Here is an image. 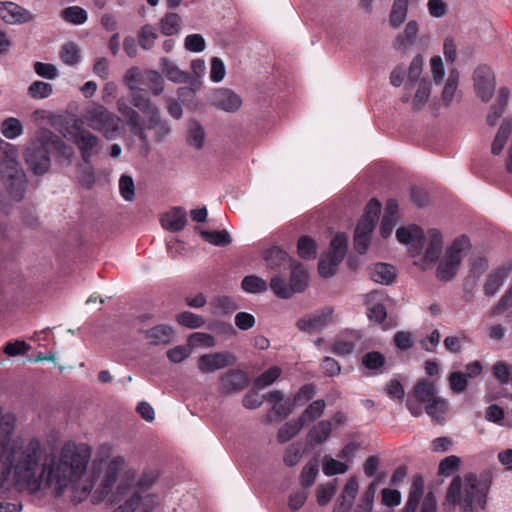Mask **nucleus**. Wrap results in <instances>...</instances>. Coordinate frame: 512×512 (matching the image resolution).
<instances>
[{"instance_id": "obj_20", "label": "nucleus", "mask_w": 512, "mask_h": 512, "mask_svg": "<svg viewBox=\"0 0 512 512\" xmlns=\"http://www.w3.org/2000/svg\"><path fill=\"white\" fill-rule=\"evenodd\" d=\"M213 104L226 112H236L242 105V99L234 91L222 88L214 93Z\"/></svg>"}, {"instance_id": "obj_26", "label": "nucleus", "mask_w": 512, "mask_h": 512, "mask_svg": "<svg viewBox=\"0 0 512 512\" xmlns=\"http://www.w3.org/2000/svg\"><path fill=\"white\" fill-rule=\"evenodd\" d=\"M510 267H500L492 272L484 285V293L487 296H493L503 285L508 277Z\"/></svg>"}, {"instance_id": "obj_14", "label": "nucleus", "mask_w": 512, "mask_h": 512, "mask_svg": "<svg viewBox=\"0 0 512 512\" xmlns=\"http://www.w3.org/2000/svg\"><path fill=\"white\" fill-rule=\"evenodd\" d=\"M267 269L275 274H280L292 265L294 261L289 254L278 246H272L262 253Z\"/></svg>"}, {"instance_id": "obj_23", "label": "nucleus", "mask_w": 512, "mask_h": 512, "mask_svg": "<svg viewBox=\"0 0 512 512\" xmlns=\"http://www.w3.org/2000/svg\"><path fill=\"white\" fill-rule=\"evenodd\" d=\"M370 278L380 284L389 285L395 277V269L392 265L386 263H376L369 269Z\"/></svg>"}, {"instance_id": "obj_18", "label": "nucleus", "mask_w": 512, "mask_h": 512, "mask_svg": "<svg viewBox=\"0 0 512 512\" xmlns=\"http://www.w3.org/2000/svg\"><path fill=\"white\" fill-rule=\"evenodd\" d=\"M426 245L423 261L427 264L435 263L442 252V235L437 229H430L425 235L424 246Z\"/></svg>"}, {"instance_id": "obj_27", "label": "nucleus", "mask_w": 512, "mask_h": 512, "mask_svg": "<svg viewBox=\"0 0 512 512\" xmlns=\"http://www.w3.org/2000/svg\"><path fill=\"white\" fill-rule=\"evenodd\" d=\"M413 396L418 402L427 404L437 397L435 385L427 379H421L413 389Z\"/></svg>"}, {"instance_id": "obj_28", "label": "nucleus", "mask_w": 512, "mask_h": 512, "mask_svg": "<svg viewBox=\"0 0 512 512\" xmlns=\"http://www.w3.org/2000/svg\"><path fill=\"white\" fill-rule=\"evenodd\" d=\"M161 69L170 81L176 83H186L190 78L187 72L182 71L176 64L166 57L161 59Z\"/></svg>"}, {"instance_id": "obj_31", "label": "nucleus", "mask_w": 512, "mask_h": 512, "mask_svg": "<svg viewBox=\"0 0 512 512\" xmlns=\"http://www.w3.org/2000/svg\"><path fill=\"white\" fill-rule=\"evenodd\" d=\"M0 131L5 138L14 140L23 135L24 126L18 118L8 117L1 122Z\"/></svg>"}, {"instance_id": "obj_38", "label": "nucleus", "mask_w": 512, "mask_h": 512, "mask_svg": "<svg viewBox=\"0 0 512 512\" xmlns=\"http://www.w3.org/2000/svg\"><path fill=\"white\" fill-rule=\"evenodd\" d=\"M425 411L431 417L432 421L442 423L447 411V404L443 399L436 397L426 404Z\"/></svg>"}, {"instance_id": "obj_25", "label": "nucleus", "mask_w": 512, "mask_h": 512, "mask_svg": "<svg viewBox=\"0 0 512 512\" xmlns=\"http://www.w3.org/2000/svg\"><path fill=\"white\" fill-rule=\"evenodd\" d=\"M331 432L332 422L329 420H322L310 429L307 438L311 445H319L330 437Z\"/></svg>"}, {"instance_id": "obj_32", "label": "nucleus", "mask_w": 512, "mask_h": 512, "mask_svg": "<svg viewBox=\"0 0 512 512\" xmlns=\"http://www.w3.org/2000/svg\"><path fill=\"white\" fill-rule=\"evenodd\" d=\"M511 131L512 121L509 119H505L500 125V128L492 143L491 152L494 155H499L502 152Z\"/></svg>"}, {"instance_id": "obj_57", "label": "nucleus", "mask_w": 512, "mask_h": 512, "mask_svg": "<svg viewBox=\"0 0 512 512\" xmlns=\"http://www.w3.org/2000/svg\"><path fill=\"white\" fill-rule=\"evenodd\" d=\"M358 480L356 477H351L344 486L342 494L338 499L339 502H348L349 506L352 505L358 492Z\"/></svg>"}, {"instance_id": "obj_8", "label": "nucleus", "mask_w": 512, "mask_h": 512, "mask_svg": "<svg viewBox=\"0 0 512 512\" xmlns=\"http://www.w3.org/2000/svg\"><path fill=\"white\" fill-rule=\"evenodd\" d=\"M471 248L470 239L466 235L457 237L446 252L444 259L437 267V278L441 281H450L457 273L462 260V252Z\"/></svg>"}, {"instance_id": "obj_56", "label": "nucleus", "mask_w": 512, "mask_h": 512, "mask_svg": "<svg viewBox=\"0 0 512 512\" xmlns=\"http://www.w3.org/2000/svg\"><path fill=\"white\" fill-rule=\"evenodd\" d=\"M281 375V369L277 366H273L263 372L256 380L255 386L258 388H264L273 382H275Z\"/></svg>"}, {"instance_id": "obj_2", "label": "nucleus", "mask_w": 512, "mask_h": 512, "mask_svg": "<svg viewBox=\"0 0 512 512\" xmlns=\"http://www.w3.org/2000/svg\"><path fill=\"white\" fill-rule=\"evenodd\" d=\"M52 152L67 157L71 156L70 149L58 135L50 130L41 129L27 144L24 151V158L34 174L43 175L51 166Z\"/></svg>"}, {"instance_id": "obj_60", "label": "nucleus", "mask_w": 512, "mask_h": 512, "mask_svg": "<svg viewBox=\"0 0 512 512\" xmlns=\"http://www.w3.org/2000/svg\"><path fill=\"white\" fill-rule=\"evenodd\" d=\"M348 470V466L333 458L327 459L323 464V473L327 476L343 474Z\"/></svg>"}, {"instance_id": "obj_36", "label": "nucleus", "mask_w": 512, "mask_h": 512, "mask_svg": "<svg viewBox=\"0 0 512 512\" xmlns=\"http://www.w3.org/2000/svg\"><path fill=\"white\" fill-rule=\"evenodd\" d=\"M419 31L418 23L415 20H411L406 24L403 34H399L395 41L394 47L400 49L407 45H411Z\"/></svg>"}, {"instance_id": "obj_21", "label": "nucleus", "mask_w": 512, "mask_h": 512, "mask_svg": "<svg viewBox=\"0 0 512 512\" xmlns=\"http://www.w3.org/2000/svg\"><path fill=\"white\" fill-rule=\"evenodd\" d=\"M187 222L186 212L182 208H173L161 218L163 228L171 232L181 231Z\"/></svg>"}, {"instance_id": "obj_61", "label": "nucleus", "mask_w": 512, "mask_h": 512, "mask_svg": "<svg viewBox=\"0 0 512 512\" xmlns=\"http://www.w3.org/2000/svg\"><path fill=\"white\" fill-rule=\"evenodd\" d=\"M459 464L460 459L457 456H448L440 462L438 472L440 475L450 476L458 468Z\"/></svg>"}, {"instance_id": "obj_4", "label": "nucleus", "mask_w": 512, "mask_h": 512, "mask_svg": "<svg viewBox=\"0 0 512 512\" xmlns=\"http://www.w3.org/2000/svg\"><path fill=\"white\" fill-rule=\"evenodd\" d=\"M18 148L7 143L0 160L1 181L10 196L15 200H21L26 189V175L18 162Z\"/></svg>"}, {"instance_id": "obj_10", "label": "nucleus", "mask_w": 512, "mask_h": 512, "mask_svg": "<svg viewBox=\"0 0 512 512\" xmlns=\"http://www.w3.org/2000/svg\"><path fill=\"white\" fill-rule=\"evenodd\" d=\"M348 248V237L345 233H337L330 243V251L323 254L318 262V272L324 278L332 277L337 266L343 261Z\"/></svg>"}, {"instance_id": "obj_51", "label": "nucleus", "mask_w": 512, "mask_h": 512, "mask_svg": "<svg viewBox=\"0 0 512 512\" xmlns=\"http://www.w3.org/2000/svg\"><path fill=\"white\" fill-rule=\"evenodd\" d=\"M53 92L51 84L43 81H35L28 88V94L34 99H44L49 97Z\"/></svg>"}, {"instance_id": "obj_5", "label": "nucleus", "mask_w": 512, "mask_h": 512, "mask_svg": "<svg viewBox=\"0 0 512 512\" xmlns=\"http://www.w3.org/2000/svg\"><path fill=\"white\" fill-rule=\"evenodd\" d=\"M461 487V478H454L446 494V501L450 505L454 506L455 504H459L462 512H473V503H477V505L482 509L485 507L486 492L478 488V479L476 475H466L465 487L462 493Z\"/></svg>"}, {"instance_id": "obj_35", "label": "nucleus", "mask_w": 512, "mask_h": 512, "mask_svg": "<svg viewBox=\"0 0 512 512\" xmlns=\"http://www.w3.org/2000/svg\"><path fill=\"white\" fill-rule=\"evenodd\" d=\"M297 253L304 260L314 259L317 255V243L310 236H301L297 242Z\"/></svg>"}, {"instance_id": "obj_63", "label": "nucleus", "mask_w": 512, "mask_h": 512, "mask_svg": "<svg viewBox=\"0 0 512 512\" xmlns=\"http://www.w3.org/2000/svg\"><path fill=\"white\" fill-rule=\"evenodd\" d=\"M449 384L454 393H462L467 389L468 381L464 373L453 372L449 376Z\"/></svg>"}, {"instance_id": "obj_13", "label": "nucleus", "mask_w": 512, "mask_h": 512, "mask_svg": "<svg viewBox=\"0 0 512 512\" xmlns=\"http://www.w3.org/2000/svg\"><path fill=\"white\" fill-rule=\"evenodd\" d=\"M396 238L400 243L411 246L410 250L413 257L419 255L424 247L425 234L417 225L398 228Z\"/></svg>"}, {"instance_id": "obj_17", "label": "nucleus", "mask_w": 512, "mask_h": 512, "mask_svg": "<svg viewBox=\"0 0 512 512\" xmlns=\"http://www.w3.org/2000/svg\"><path fill=\"white\" fill-rule=\"evenodd\" d=\"M385 298L383 291L374 290L366 294L365 304L369 305L367 316L371 321L383 323L387 317L386 307L382 303Z\"/></svg>"}, {"instance_id": "obj_19", "label": "nucleus", "mask_w": 512, "mask_h": 512, "mask_svg": "<svg viewBox=\"0 0 512 512\" xmlns=\"http://www.w3.org/2000/svg\"><path fill=\"white\" fill-rule=\"evenodd\" d=\"M332 308H325L321 313L309 315L307 317L300 318L297 321V327L299 330L313 333L320 331L322 328H324L332 315Z\"/></svg>"}, {"instance_id": "obj_24", "label": "nucleus", "mask_w": 512, "mask_h": 512, "mask_svg": "<svg viewBox=\"0 0 512 512\" xmlns=\"http://www.w3.org/2000/svg\"><path fill=\"white\" fill-rule=\"evenodd\" d=\"M174 336V330L168 325H156L147 332V339L152 345H168Z\"/></svg>"}, {"instance_id": "obj_7", "label": "nucleus", "mask_w": 512, "mask_h": 512, "mask_svg": "<svg viewBox=\"0 0 512 512\" xmlns=\"http://www.w3.org/2000/svg\"><path fill=\"white\" fill-rule=\"evenodd\" d=\"M289 284L280 276H274L270 281L271 290L282 299H289L295 293H302L308 286V273L303 264L293 261Z\"/></svg>"}, {"instance_id": "obj_34", "label": "nucleus", "mask_w": 512, "mask_h": 512, "mask_svg": "<svg viewBox=\"0 0 512 512\" xmlns=\"http://www.w3.org/2000/svg\"><path fill=\"white\" fill-rule=\"evenodd\" d=\"M381 211V203L376 198H372L365 207V212L363 218L359 221V223L366 225L368 227L371 226L372 229H375L377 221L379 219V214Z\"/></svg>"}, {"instance_id": "obj_1", "label": "nucleus", "mask_w": 512, "mask_h": 512, "mask_svg": "<svg viewBox=\"0 0 512 512\" xmlns=\"http://www.w3.org/2000/svg\"><path fill=\"white\" fill-rule=\"evenodd\" d=\"M16 415L0 407V489L36 493L45 485L56 496L70 491L81 502L94 489L111 512H128V470L123 457L92 458L84 442L65 441L56 453L39 438L16 435Z\"/></svg>"}, {"instance_id": "obj_3", "label": "nucleus", "mask_w": 512, "mask_h": 512, "mask_svg": "<svg viewBox=\"0 0 512 512\" xmlns=\"http://www.w3.org/2000/svg\"><path fill=\"white\" fill-rule=\"evenodd\" d=\"M140 73L137 68H130V102L139 109L130 110V133L138 136L146 146V130L154 129L160 122L158 108L150 101L146 91L135 89L132 83L136 82Z\"/></svg>"}, {"instance_id": "obj_54", "label": "nucleus", "mask_w": 512, "mask_h": 512, "mask_svg": "<svg viewBox=\"0 0 512 512\" xmlns=\"http://www.w3.org/2000/svg\"><path fill=\"white\" fill-rule=\"evenodd\" d=\"M376 493L375 483L372 482L367 489L364 491L360 504L356 508L355 512H371L374 502V496Z\"/></svg>"}, {"instance_id": "obj_6", "label": "nucleus", "mask_w": 512, "mask_h": 512, "mask_svg": "<svg viewBox=\"0 0 512 512\" xmlns=\"http://www.w3.org/2000/svg\"><path fill=\"white\" fill-rule=\"evenodd\" d=\"M160 473L157 469H145L136 482L135 489L131 491L130 486V512H151L157 505V496L155 494H145L157 481ZM134 475L130 473V481Z\"/></svg>"}, {"instance_id": "obj_44", "label": "nucleus", "mask_w": 512, "mask_h": 512, "mask_svg": "<svg viewBox=\"0 0 512 512\" xmlns=\"http://www.w3.org/2000/svg\"><path fill=\"white\" fill-rule=\"evenodd\" d=\"M361 363L368 370L379 371L385 366L386 358L381 352L371 351L362 356Z\"/></svg>"}, {"instance_id": "obj_43", "label": "nucleus", "mask_w": 512, "mask_h": 512, "mask_svg": "<svg viewBox=\"0 0 512 512\" xmlns=\"http://www.w3.org/2000/svg\"><path fill=\"white\" fill-rule=\"evenodd\" d=\"M242 289L247 293L257 294L267 290V282L256 275L245 276L241 282Z\"/></svg>"}, {"instance_id": "obj_22", "label": "nucleus", "mask_w": 512, "mask_h": 512, "mask_svg": "<svg viewBox=\"0 0 512 512\" xmlns=\"http://www.w3.org/2000/svg\"><path fill=\"white\" fill-rule=\"evenodd\" d=\"M75 143L79 147L82 152L83 159L88 162L89 158L93 155L97 144L98 139L96 136L92 135L90 132L85 130H80L74 138Z\"/></svg>"}, {"instance_id": "obj_64", "label": "nucleus", "mask_w": 512, "mask_h": 512, "mask_svg": "<svg viewBox=\"0 0 512 512\" xmlns=\"http://www.w3.org/2000/svg\"><path fill=\"white\" fill-rule=\"evenodd\" d=\"M34 70L38 76L49 80H53L58 76L56 66L50 63L35 62Z\"/></svg>"}, {"instance_id": "obj_11", "label": "nucleus", "mask_w": 512, "mask_h": 512, "mask_svg": "<svg viewBox=\"0 0 512 512\" xmlns=\"http://www.w3.org/2000/svg\"><path fill=\"white\" fill-rule=\"evenodd\" d=\"M474 87L482 101L488 102L495 90V77L487 66H479L474 72Z\"/></svg>"}, {"instance_id": "obj_46", "label": "nucleus", "mask_w": 512, "mask_h": 512, "mask_svg": "<svg viewBox=\"0 0 512 512\" xmlns=\"http://www.w3.org/2000/svg\"><path fill=\"white\" fill-rule=\"evenodd\" d=\"M205 140V131L202 127V125L193 120L189 122L188 127V142L190 145L196 147L197 149H200Z\"/></svg>"}, {"instance_id": "obj_53", "label": "nucleus", "mask_w": 512, "mask_h": 512, "mask_svg": "<svg viewBox=\"0 0 512 512\" xmlns=\"http://www.w3.org/2000/svg\"><path fill=\"white\" fill-rule=\"evenodd\" d=\"M157 38L156 29L151 25H145L138 34V41L143 49H150Z\"/></svg>"}, {"instance_id": "obj_48", "label": "nucleus", "mask_w": 512, "mask_h": 512, "mask_svg": "<svg viewBox=\"0 0 512 512\" xmlns=\"http://www.w3.org/2000/svg\"><path fill=\"white\" fill-rule=\"evenodd\" d=\"M431 92L430 82L423 78L419 81L418 87L413 100V109L419 110L428 100Z\"/></svg>"}, {"instance_id": "obj_29", "label": "nucleus", "mask_w": 512, "mask_h": 512, "mask_svg": "<svg viewBox=\"0 0 512 512\" xmlns=\"http://www.w3.org/2000/svg\"><path fill=\"white\" fill-rule=\"evenodd\" d=\"M374 229L358 223L354 234V248L359 254H365L370 244L371 234Z\"/></svg>"}, {"instance_id": "obj_62", "label": "nucleus", "mask_w": 512, "mask_h": 512, "mask_svg": "<svg viewBox=\"0 0 512 512\" xmlns=\"http://www.w3.org/2000/svg\"><path fill=\"white\" fill-rule=\"evenodd\" d=\"M226 75V68L224 62L219 57H213L211 59V70L210 79L211 81L218 83L221 82Z\"/></svg>"}, {"instance_id": "obj_12", "label": "nucleus", "mask_w": 512, "mask_h": 512, "mask_svg": "<svg viewBox=\"0 0 512 512\" xmlns=\"http://www.w3.org/2000/svg\"><path fill=\"white\" fill-rule=\"evenodd\" d=\"M236 357L230 352H215L201 355L198 359V368L202 373H212L216 370L234 365Z\"/></svg>"}, {"instance_id": "obj_59", "label": "nucleus", "mask_w": 512, "mask_h": 512, "mask_svg": "<svg viewBox=\"0 0 512 512\" xmlns=\"http://www.w3.org/2000/svg\"><path fill=\"white\" fill-rule=\"evenodd\" d=\"M184 47L190 52H202L206 48V43L202 35L190 34L185 38Z\"/></svg>"}, {"instance_id": "obj_39", "label": "nucleus", "mask_w": 512, "mask_h": 512, "mask_svg": "<svg viewBox=\"0 0 512 512\" xmlns=\"http://www.w3.org/2000/svg\"><path fill=\"white\" fill-rule=\"evenodd\" d=\"M303 423L298 419L286 422L278 430L277 438L280 443H286L303 428Z\"/></svg>"}, {"instance_id": "obj_49", "label": "nucleus", "mask_w": 512, "mask_h": 512, "mask_svg": "<svg viewBox=\"0 0 512 512\" xmlns=\"http://www.w3.org/2000/svg\"><path fill=\"white\" fill-rule=\"evenodd\" d=\"M176 320L180 325L190 329L200 328L205 324V320L201 316L190 311L177 314Z\"/></svg>"}, {"instance_id": "obj_41", "label": "nucleus", "mask_w": 512, "mask_h": 512, "mask_svg": "<svg viewBox=\"0 0 512 512\" xmlns=\"http://www.w3.org/2000/svg\"><path fill=\"white\" fill-rule=\"evenodd\" d=\"M141 80L155 95H160L164 90V81L161 74L157 71H145L141 75Z\"/></svg>"}, {"instance_id": "obj_30", "label": "nucleus", "mask_w": 512, "mask_h": 512, "mask_svg": "<svg viewBox=\"0 0 512 512\" xmlns=\"http://www.w3.org/2000/svg\"><path fill=\"white\" fill-rule=\"evenodd\" d=\"M409 0H394L390 15L389 23L393 28H399L406 20L408 13Z\"/></svg>"}, {"instance_id": "obj_9", "label": "nucleus", "mask_w": 512, "mask_h": 512, "mask_svg": "<svg viewBox=\"0 0 512 512\" xmlns=\"http://www.w3.org/2000/svg\"><path fill=\"white\" fill-rule=\"evenodd\" d=\"M119 118L108 112L101 105H92L82 115V123L93 130L102 132L107 138H112L119 129Z\"/></svg>"}, {"instance_id": "obj_58", "label": "nucleus", "mask_w": 512, "mask_h": 512, "mask_svg": "<svg viewBox=\"0 0 512 512\" xmlns=\"http://www.w3.org/2000/svg\"><path fill=\"white\" fill-rule=\"evenodd\" d=\"M188 341L191 346H201L206 348L215 346V338L211 334L204 332H195L191 334Z\"/></svg>"}, {"instance_id": "obj_40", "label": "nucleus", "mask_w": 512, "mask_h": 512, "mask_svg": "<svg viewBox=\"0 0 512 512\" xmlns=\"http://www.w3.org/2000/svg\"><path fill=\"white\" fill-rule=\"evenodd\" d=\"M62 18L71 24L82 25L88 19V14L85 9L80 6H70L61 12Z\"/></svg>"}, {"instance_id": "obj_37", "label": "nucleus", "mask_w": 512, "mask_h": 512, "mask_svg": "<svg viewBox=\"0 0 512 512\" xmlns=\"http://www.w3.org/2000/svg\"><path fill=\"white\" fill-rule=\"evenodd\" d=\"M182 19L177 13H167L160 21L161 32L166 36L177 34L181 28Z\"/></svg>"}, {"instance_id": "obj_15", "label": "nucleus", "mask_w": 512, "mask_h": 512, "mask_svg": "<svg viewBox=\"0 0 512 512\" xmlns=\"http://www.w3.org/2000/svg\"><path fill=\"white\" fill-rule=\"evenodd\" d=\"M0 19L7 24H24L32 21L34 15L14 2L0 1Z\"/></svg>"}, {"instance_id": "obj_16", "label": "nucleus", "mask_w": 512, "mask_h": 512, "mask_svg": "<svg viewBox=\"0 0 512 512\" xmlns=\"http://www.w3.org/2000/svg\"><path fill=\"white\" fill-rule=\"evenodd\" d=\"M249 378L239 369H230L220 378L219 391L223 394H231L242 391L247 387Z\"/></svg>"}, {"instance_id": "obj_47", "label": "nucleus", "mask_w": 512, "mask_h": 512, "mask_svg": "<svg viewBox=\"0 0 512 512\" xmlns=\"http://www.w3.org/2000/svg\"><path fill=\"white\" fill-rule=\"evenodd\" d=\"M318 471V463L315 460H310L303 467L300 475V482L304 489L311 487L315 483Z\"/></svg>"}, {"instance_id": "obj_33", "label": "nucleus", "mask_w": 512, "mask_h": 512, "mask_svg": "<svg viewBox=\"0 0 512 512\" xmlns=\"http://www.w3.org/2000/svg\"><path fill=\"white\" fill-rule=\"evenodd\" d=\"M325 408L326 403L323 399L315 400L306 407V409L299 417V420L303 423V425L313 422L323 415Z\"/></svg>"}, {"instance_id": "obj_52", "label": "nucleus", "mask_w": 512, "mask_h": 512, "mask_svg": "<svg viewBox=\"0 0 512 512\" xmlns=\"http://www.w3.org/2000/svg\"><path fill=\"white\" fill-rule=\"evenodd\" d=\"M316 394V386L313 383L303 385L293 397L295 406H302L310 401Z\"/></svg>"}, {"instance_id": "obj_45", "label": "nucleus", "mask_w": 512, "mask_h": 512, "mask_svg": "<svg viewBox=\"0 0 512 512\" xmlns=\"http://www.w3.org/2000/svg\"><path fill=\"white\" fill-rule=\"evenodd\" d=\"M60 59L69 66L78 64L80 61V50L78 46L73 42L64 44L60 51Z\"/></svg>"}, {"instance_id": "obj_50", "label": "nucleus", "mask_w": 512, "mask_h": 512, "mask_svg": "<svg viewBox=\"0 0 512 512\" xmlns=\"http://www.w3.org/2000/svg\"><path fill=\"white\" fill-rule=\"evenodd\" d=\"M512 372V365L507 364L505 361H497L492 367L493 377L501 384L506 385L510 382V375Z\"/></svg>"}, {"instance_id": "obj_42", "label": "nucleus", "mask_w": 512, "mask_h": 512, "mask_svg": "<svg viewBox=\"0 0 512 512\" xmlns=\"http://www.w3.org/2000/svg\"><path fill=\"white\" fill-rule=\"evenodd\" d=\"M201 236L210 244L219 247L228 246L232 242V238L226 230L202 231Z\"/></svg>"}, {"instance_id": "obj_55", "label": "nucleus", "mask_w": 512, "mask_h": 512, "mask_svg": "<svg viewBox=\"0 0 512 512\" xmlns=\"http://www.w3.org/2000/svg\"><path fill=\"white\" fill-rule=\"evenodd\" d=\"M423 68V57L418 54L411 61L409 72H408V82L407 87L411 88L414 83L420 81V75L422 73Z\"/></svg>"}]
</instances>
